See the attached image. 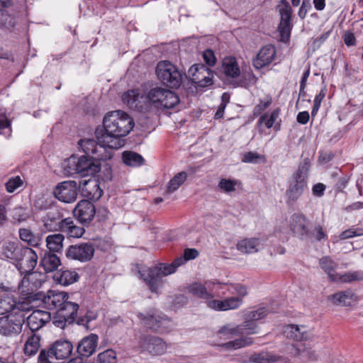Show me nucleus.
Here are the masks:
<instances>
[{
	"label": "nucleus",
	"mask_w": 363,
	"mask_h": 363,
	"mask_svg": "<svg viewBox=\"0 0 363 363\" xmlns=\"http://www.w3.org/2000/svg\"><path fill=\"white\" fill-rule=\"evenodd\" d=\"M104 130L96 128V139L104 143L109 149H118L124 146L123 137L133 129L134 122L125 112L115 111L108 113L104 118Z\"/></svg>",
	"instance_id": "f257e3e1"
},
{
	"label": "nucleus",
	"mask_w": 363,
	"mask_h": 363,
	"mask_svg": "<svg viewBox=\"0 0 363 363\" xmlns=\"http://www.w3.org/2000/svg\"><path fill=\"white\" fill-rule=\"evenodd\" d=\"M267 313L268 311L264 307L251 311L245 314L243 323L233 327L230 325L223 326L219 330L218 333L225 338L257 334L259 329L256 322L264 318Z\"/></svg>",
	"instance_id": "f03ea898"
},
{
	"label": "nucleus",
	"mask_w": 363,
	"mask_h": 363,
	"mask_svg": "<svg viewBox=\"0 0 363 363\" xmlns=\"http://www.w3.org/2000/svg\"><path fill=\"white\" fill-rule=\"evenodd\" d=\"M310 167L309 160L305 159L299 164L298 169L293 175L285 193L288 203L297 201L306 189L308 173Z\"/></svg>",
	"instance_id": "7ed1b4c3"
},
{
	"label": "nucleus",
	"mask_w": 363,
	"mask_h": 363,
	"mask_svg": "<svg viewBox=\"0 0 363 363\" xmlns=\"http://www.w3.org/2000/svg\"><path fill=\"white\" fill-rule=\"evenodd\" d=\"M176 259L172 264H160L153 268L140 271V277L149 286L150 290L157 293L163 285L162 277L173 274L181 265L175 264Z\"/></svg>",
	"instance_id": "20e7f679"
},
{
	"label": "nucleus",
	"mask_w": 363,
	"mask_h": 363,
	"mask_svg": "<svg viewBox=\"0 0 363 363\" xmlns=\"http://www.w3.org/2000/svg\"><path fill=\"white\" fill-rule=\"evenodd\" d=\"M64 169L68 174H79L82 177L93 175L101 169L99 162L85 156L72 155L65 162Z\"/></svg>",
	"instance_id": "39448f33"
},
{
	"label": "nucleus",
	"mask_w": 363,
	"mask_h": 363,
	"mask_svg": "<svg viewBox=\"0 0 363 363\" xmlns=\"http://www.w3.org/2000/svg\"><path fill=\"white\" fill-rule=\"evenodd\" d=\"M156 73L159 80L167 87L177 89L182 83L184 74L175 65L169 62H159Z\"/></svg>",
	"instance_id": "423d86ee"
},
{
	"label": "nucleus",
	"mask_w": 363,
	"mask_h": 363,
	"mask_svg": "<svg viewBox=\"0 0 363 363\" xmlns=\"http://www.w3.org/2000/svg\"><path fill=\"white\" fill-rule=\"evenodd\" d=\"M79 148L86 154L85 156L99 162L101 160H110L112 157L111 152L108 151L107 145L97 139H81L78 142Z\"/></svg>",
	"instance_id": "0eeeda50"
},
{
	"label": "nucleus",
	"mask_w": 363,
	"mask_h": 363,
	"mask_svg": "<svg viewBox=\"0 0 363 363\" xmlns=\"http://www.w3.org/2000/svg\"><path fill=\"white\" fill-rule=\"evenodd\" d=\"M147 98L160 108H172L179 102V98L174 92L162 87L151 89Z\"/></svg>",
	"instance_id": "6e6552de"
},
{
	"label": "nucleus",
	"mask_w": 363,
	"mask_h": 363,
	"mask_svg": "<svg viewBox=\"0 0 363 363\" xmlns=\"http://www.w3.org/2000/svg\"><path fill=\"white\" fill-rule=\"evenodd\" d=\"M94 252L95 249L92 243L81 242L69 245L65 252V256L69 259L87 262L93 258Z\"/></svg>",
	"instance_id": "1a4fd4ad"
},
{
	"label": "nucleus",
	"mask_w": 363,
	"mask_h": 363,
	"mask_svg": "<svg viewBox=\"0 0 363 363\" xmlns=\"http://www.w3.org/2000/svg\"><path fill=\"white\" fill-rule=\"evenodd\" d=\"M24 318L22 315H16L9 313L0 317V334L6 337H13L22 331Z\"/></svg>",
	"instance_id": "9d476101"
},
{
	"label": "nucleus",
	"mask_w": 363,
	"mask_h": 363,
	"mask_svg": "<svg viewBox=\"0 0 363 363\" xmlns=\"http://www.w3.org/2000/svg\"><path fill=\"white\" fill-rule=\"evenodd\" d=\"M188 77L192 83L198 86L205 88L213 84V73L202 64L192 65L188 70Z\"/></svg>",
	"instance_id": "9b49d317"
},
{
	"label": "nucleus",
	"mask_w": 363,
	"mask_h": 363,
	"mask_svg": "<svg viewBox=\"0 0 363 363\" xmlns=\"http://www.w3.org/2000/svg\"><path fill=\"white\" fill-rule=\"evenodd\" d=\"M138 344L142 352H146L153 356L162 355L167 350L165 342L162 338L153 335H141Z\"/></svg>",
	"instance_id": "f8f14e48"
},
{
	"label": "nucleus",
	"mask_w": 363,
	"mask_h": 363,
	"mask_svg": "<svg viewBox=\"0 0 363 363\" xmlns=\"http://www.w3.org/2000/svg\"><path fill=\"white\" fill-rule=\"evenodd\" d=\"M56 199L64 203H73L77 200L78 185L75 181H65L58 184L53 191Z\"/></svg>",
	"instance_id": "ddd939ff"
},
{
	"label": "nucleus",
	"mask_w": 363,
	"mask_h": 363,
	"mask_svg": "<svg viewBox=\"0 0 363 363\" xmlns=\"http://www.w3.org/2000/svg\"><path fill=\"white\" fill-rule=\"evenodd\" d=\"M37 296L38 302L40 301L43 306L48 310L60 308L68 299V294L64 291H49L46 294L43 292H37Z\"/></svg>",
	"instance_id": "4468645a"
},
{
	"label": "nucleus",
	"mask_w": 363,
	"mask_h": 363,
	"mask_svg": "<svg viewBox=\"0 0 363 363\" xmlns=\"http://www.w3.org/2000/svg\"><path fill=\"white\" fill-rule=\"evenodd\" d=\"M281 6L279 9L281 16V21L278 27L280 32L281 38L283 42H286L289 39L292 25L291 23V18L292 14V9L286 0L280 1Z\"/></svg>",
	"instance_id": "2eb2a0df"
},
{
	"label": "nucleus",
	"mask_w": 363,
	"mask_h": 363,
	"mask_svg": "<svg viewBox=\"0 0 363 363\" xmlns=\"http://www.w3.org/2000/svg\"><path fill=\"white\" fill-rule=\"evenodd\" d=\"M24 297L20 298L18 301H13V311L11 313L16 315H22L26 320V314L30 312L34 307L38 306L37 292L28 293Z\"/></svg>",
	"instance_id": "dca6fc26"
},
{
	"label": "nucleus",
	"mask_w": 363,
	"mask_h": 363,
	"mask_svg": "<svg viewBox=\"0 0 363 363\" xmlns=\"http://www.w3.org/2000/svg\"><path fill=\"white\" fill-rule=\"evenodd\" d=\"M37 262V253L30 247H25L16 267L21 274L28 275L32 273Z\"/></svg>",
	"instance_id": "f3484780"
},
{
	"label": "nucleus",
	"mask_w": 363,
	"mask_h": 363,
	"mask_svg": "<svg viewBox=\"0 0 363 363\" xmlns=\"http://www.w3.org/2000/svg\"><path fill=\"white\" fill-rule=\"evenodd\" d=\"M51 357L57 359H65L70 357L73 350L72 343L67 340L60 339L55 341L48 348H44Z\"/></svg>",
	"instance_id": "a211bd4d"
},
{
	"label": "nucleus",
	"mask_w": 363,
	"mask_h": 363,
	"mask_svg": "<svg viewBox=\"0 0 363 363\" xmlns=\"http://www.w3.org/2000/svg\"><path fill=\"white\" fill-rule=\"evenodd\" d=\"M138 317L143 325L153 331H162L167 321L166 318L159 315L155 309L150 310L145 313H139Z\"/></svg>",
	"instance_id": "6ab92c4d"
},
{
	"label": "nucleus",
	"mask_w": 363,
	"mask_h": 363,
	"mask_svg": "<svg viewBox=\"0 0 363 363\" xmlns=\"http://www.w3.org/2000/svg\"><path fill=\"white\" fill-rule=\"evenodd\" d=\"M74 216L82 223H89L94 218L96 208L88 200L80 201L73 210Z\"/></svg>",
	"instance_id": "aec40b11"
},
{
	"label": "nucleus",
	"mask_w": 363,
	"mask_h": 363,
	"mask_svg": "<svg viewBox=\"0 0 363 363\" xmlns=\"http://www.w3.org/2000/svg\"><path fill=\"white\" fill-rule=\"evenodd\" d=\"M63 213L57 206H50L46 215L42 218L45 228L48 231H61Z\"/></svg>",
	"instance_id": "412c9836"
},
{
	"label": "nucleus",
	"mask_w": 363,
	"mask_h": 363,
	"mask_svg": "<svg viewBox=\"0 0 363 363\" xmlns=\"http://www.w3.org/2000/svg\"><path fill=\"white\" fill-rule=\"evenodd\" d=\"M289 227L294 235L301 240H307L310 236L307 219L303 214L294 213L290 218Z\"/></svg>",
	"instance_id": "4be33fe9"
},
{
	"label": "nucleus",
	"mask_w": 363,
	"mask_h": 363,
	"mask_svg": "<svg viewBox=\"0 0 363 363\" xmlns=\"http://www.w3.org/2000/svg\"><path fill=\"white\" fill-rule=\"evenodd\" d=\"M215 282L206 281L203 284L199 282H194L187 287L188 292L193 296L206 300L212 299L215 295L213 293V287Z\"/></svg>",
	"instance_id": "5701e85b"
},
{
	"label": "nucleus",
	"mask_w": 363,
	"mask_h": 363,
	"mask_svg": "<svg viewBox=\"0 0 363 363\" xmlns=\"http://www.w3.org/2000/svg\"><path fill=\"white\" fill-rule=\"evenodd\" d=\"M99 337L95 334H90L81 340L77 347L78 357H89L96 350Z\"/></svg>",
	"instance_id": "b1692460"
},
{
	"label": "nucleus",
	"mask_w": 363,
	"mask_h": 363,
	"mask_svg": "<svg viewBox=\"0 0 363 363\" xmlns=\"http://www.w3.org/2000/svg\"><path fill=\"white\" fill-rule=\"evenodd\" d=\"M221 72L233 85L235 81H238V77L240 76V69L235 57H228L223 60Z\"/></svg>",
	"instance_id": "393cba45"
},
{
	"label": "nucleus",
	"mask_w": 363,
	"mask_h": 363,
	"mask_svg": "<svg viewBox=\"0 0 363 363\" xmlns=\"http://www.w3.org/2000/svg\"><path fill=\"white\" fill-rule=\"evenodd\" d=\"M51 320V315L49 312L44 311H34L28 317L26 318L27 325L33 332L37 331L43 328Z\"/></svg>",
	"instance_id": "a878e982"
},
{
	"label": "nucleus",
	"mask_w": 363,
	"mask_h": 363,
	"mask_svg": "<svg viewBox=\"0 0 363 363\" xmlns=\"http://www.w3.org/2000/svg\"><path fill=\"white\" fill-rule=\"evenodd\" d=\"M275 55V48L272 45H266L257 55L256 59L253 61V65L256 69H259L269 65L274 60Z\"/></svg>",
	"instance_id": "bb28decb"
},
{
	"label": "nucleus",
	"mask_w": 363,
	"mask_h": 363,
	"mask_svg": "<svg viewBox=\"0 0 363 363\" xmlns=\"http://www.w3.org/2000/svg\"><path fill=\"white\" fill-rule=\"evenodd\" d=\"M25 247L13 242H5L1 247V254L15 265L18 262Z\"/></svg>",
	"instance_id": "cd10ccee"
},
{
	"label": "nucleus",
	"mask_w": 363,
	"mask_h": 363,
	"mask_svg": "<svg viewBox=\"0 0 363 363\" xmlns=\"http://www.w3.org/2000/svg\"><path fill=\"white\" fill-rule=\"evenodd\" d=\"M40 265L46 273L52 272L61 265V259L55 252L45 251L40 259Z\"/></svg>",
	"instance_id": "c85d7f7f"
},
{
	"label": "nucleus",
	"mask_w": 363,
	"mask_h": 363,
	"mask_svg": "<svg viewBox=\"0 0 363 363\" xmlns=\"http://www.w3.org/2000/svg\"><path fill=\"white\" fill-rule=\"evenodd\" d=\"M242 302V299L239 297H231L223 301L213 300L208 303V306L213 309L218 311H227L238 308Z\"/></svg>",
	"instance_id": "c756f323"
},
{
	"label": "nucleus",
	"mask_w": 363,
	"mask_h": 363,
	"mask_svg": "<svg viewBox=\"0 0 363 363\" xmlns=\"http://www.w3.org/2000/svg\"><path fill=\"white\" fill-rule=\"evenodd\" d=\"M82 192L84 196L93 200L99 199L103 194V191L100 188L99 182L95 179L84 181Z\"/></svg>",
	"instance_id": "7c9ffc66"
},
{
	"label": "nucleus",
	"mask_w": 363,
	"mask_h": 363,
	"mask_svg": "<svg viewBox=\"0 0 363 363\" xmlns=\"http://www.w3.org/2000/svg\"><path fill=\"white\" fill-rule=\"evenodd\" d=\"M61 232L66 233L69 237L79 238L82 237L85 233L83 227L74 224L71 218H66L62 220Z\"/></svg>",
	"instance_id": "2f4dec72"
},
{
	"label": "nucleus",
	"mask_w": 363,
	"mask_h": 363,
	"mask_svg": "<svg viewBox=\"0 0 363 363\" xmlns=\"http://www.w3.org/2000/svg\"><path fill=\"white\" fill-rule=\"evenodd\" d=\"M53 278L58 284L63 286H68L77 281L79 276L74 271L62 268L55 274Z\"/></svg>",
	"instance_id": "473e14b6"
},
{
	"label": "nucleus",
	"mask_w": 363,
	"mask_h": 363,
	"mask_svg": "<svg viewBox=\"0 0 363 363\" xmlns=\"http://www.w3.org/2000/svg\"><path fill=\"white\" fill-rule=\"evenodd\" d=\"M330 300L335 305L347 306L356 301V296L352 290L348 289L333 294Z\"/></svg>",
	"instance_id": "72a5a7b5"
},
{
	"label": "nucleus",
	"mask_w": 363,
	"mask_h": 363,
	"mask_svg": "<svg viewBox=\"0 0 363 363\" xmlns=\"http://www.w3.org/2000/svg\"><path fill=\"white\" fill-rule=\"evenodd\" d=\"M261 247L258 238H245L240 240L237 244V249L242 253L257 252Z\"/></svg>",
	"instance_id": "f704fd0d"
},
{
	"label": "nucleus",
	"mask_w": 363,
	"mask_h": 363,
	"mask_svg": "<svg viewBox=\"0 0 363 363\" xmlns=\"http://www.w3.org/2000/svg\"><path fill=\"white\" fill-rule=\"evenodd\" d=\"M65 236L61 233L51 234L46 237V246L49 250L48 252H60L63 248Z\"/></svg>",
	"instance_id": "c9c22d12"
},
{
	"label": "nucleus",
	"mask_w": 363,
	"mask_h": 363,
	"mask_svg": "<svg viewBox=\"0 0 363 363\" xmlns=\"http://www.w3.org/2000/svg\"><path fill=\"white\" fill-rule=\"evenodd\" d=\"M78 309L79 305L77 303L66 300L58 311L62 313L64 317L67 318L68 323L70 324L75 320Z\"/></svg>",
	"instance_id": "e433bc0d"
},
{
	"label": "nucleus",
	"mask_w": 363,
	"mask_h": 363,
	"mask_svg": "<svg viewBox=\"0 0 363 363\" xmlns=\"http://www.w3.org/2000/svg\"><path fill=\"white\" fill-rule=\"evenodd\" d=\"M40 336L36 334H33L28 338L23 348L26 356L33 357L38 352L40 347Z\"/></svg>",
	"instance_id": "4c0bfd02"
},
{
	"label": "nucleus",
	"mask_w": 363,
	"mask_h": 363,
	"mask_svg": "<svg viewBox=\"0 0 363 363\" xmlns=\"http://www.w3.org/2000/svg\"><path fill=\"white\" fill-rule=\"evenodd\" d=\"M140 92L137 89L129 90L125 92L122 96V100L124 104L128 106L130 108L138 109L142 107L140 105Z\"/></svg>",
	"instance_id": "58836bf2"
},
{
	"label": "nucleus",
	"mask_w": 363,
	"mask_h": 363,
	"mask_svg": "<svg viewBox=\"0 0 363 363\" xmlns=\"http://www.w3.org/2000/svg\"><path fill=\"white\" fill-rule=\"evenodd\" d=\"M187 174L185 172H181L177 174L168 183L167 189L164 192V196H167L177 191L186 181Z\"/></svg>",
	"instance_id": "ea45409f"
},
{
	"label": "nucleus",
	"mask_w": 363,
	"mask_h": 363,
	"mask_svg": "<svg viewBox=\"0 0 363 363\" xmlns=\"http://www.w3.org/2000/svg\"><path fill=\"white\" fill-rule=\"evenodd\" d=\"M19 17L11 13L8 10H0V25L5 28L11 30L18 23Z\"/></svg>",
	"instance_id": "a19ab883"
},
{
	"label": "nucleus",
	"mask_w": 363,
	"mask_h": 363,
	"mask_svg": "<svg viewBox=\"0 0 363 363\" xmlns=\"http://www.w3.org/2000/svg\"><path fill=\"white\" fill-rule=\"evenodd\" d=\"M319 264L320 267L324 270L325 273L328 274L332 281H337L338 277H337V275L340 274H333V272L337 267V264L333 260H332L329 257H323L320 259Z\"/></svg>",
	"instance_id": "79ce46f5"
},
{
	"label": "nucleus",
	"mask_w": 363,
	"mask_h": 363,
	"mask_svg": "<svg viewBox=\"0 0 363 363\" xmlns=\"http://www.w3.org/2000/svg\"><path fill=\"white\" fill-rule=\"evenodd\" d=\"M337 281L341 283L363 282V271H348L342 274L337 275Z\"/></svg>",
	"instance_id": "37998d69"
},
{
	"label": "nucleus",
	"mask_w": 363,
	"mask_h": 363,
	"mask_svg": "<svg viewBox=\"0 0 363 363\" xmlns=\"http://www.w3.org/2000/svg\"><path fill=\"white\" fill-rule=\"evenodd\" d=\"M247 335H241L242 337L240 338L223 344V347L226 349L233 348L237 350L251 345L253 343V339Z\"/></svg>",
	"instance_id": "c03bdc74"
},
{
	"label": "nucleus",
	"mask_w": 363,
	"mask_h": 363,
	"mask_svg": "<svg viewBox=\"0 0 363 363\" xmlns=\"http://www.w3.org/2000/svg\"><path fill=\"white\" fill-rule=\"evenodd\" d=\"M122 157L123 162L131 167L140 166L144 162L143 157L140 154L134 152H124Z\"/></svg>",
	"instance_id": "a18cd8bd"
},
{
	"label": "nucleus",
	"mask_w": 363,
	"mask_h": 363,
	"mask_svg": "<svg viewBox=\"0 0 363 363\" xmlns=\"http://www.w3.org/2000/svg\"><path fill=\"white\" fill-rule=\"evenodd\" d=\"M241 77V79H238V81L234 82L233 86L235 87L242 86L247 88L255 85L257 81V77L251 71L244 72Z\"/></svg>",
	"instance_id": "49530a36"
},
{
	"label": "nucleus",
	"mask_w": 363,
	"mask_h": 363,
	"mask_svg": "<svg viewBox=\"0 0 363 363\" xmlns=\"http://www.w3.org/2000/svg\"><path fill=\"white\" fill-rule=\"evenodd\" d=\"M276 361V356L267 352H261L254 354L249 359L250 363H274Z\"/></svg>",
	"instance_id": "de8ad7c7"
},
{
	"label": "nucleus",
	"mask_w": 363,
	"mask_h": 363,
	"mask_svg": "<svg viewBox=\"0 0 363 363\" xmlns=\"http://www.w3.org/2000/svg\"><path fill=\"white\" fill-rule=\"evenodd\" d=\"M284 335L290 339L302 340L306 337L298 325H288L284 327Z\"/></svg>",
	"instance_id": "09e8293b"
},
{
	"label": "nucleus",
	"mask_w": 363,
	"mask_h": 363,
	"mask_svg": "<svg viewBox=\"0 0 363 363\" xmlns=\"http://www.w3.org/2000/svg\"><path fill=\"white\" fill-rule=\"evenodd\" d=\"M8 291H4L0 297V315H4L6 313H12L13 311V301L8 294Z\"/></svg>",
	"instance_id": "8fccbe9b"
},
{
	"label": "nucleus",
	"mask_w": 363,
	"mask_h": 363,
	"mask_svg": "<svg viewBox=\"0 0 363 363\" xmlns=\"http://www.w3.org/2000/svg\"><path fill=\"white\" fill-rule=\"evenodd\" d=\"M11 216L16 222L20 223L27 220L30 217V213L26 208L17 206L11 210Z\"/></svg>",
	"instance_id": "3c124183"
},
{
	"label": "nucleus",
	"mask_w": 363,
	"mask_h": 363,
	"mask_svg": "<svg viewBox=\"0 0 363 363\" xmlns=\"http://www.w3.org/2000/svg\"><path fill=\"white\" fill-rule=\"evenodd\" d=\"M199 256V251L194 248H187L184 252V256L176 258L175 264L182 265L186 262L196 259Z\"/></svg>",
	"instance_id": "603ef678"
},
{
	"label": "nucleus",
	"mask_w": 363,
	"mask_h": 363,
	"mask_svg": "<svg viewBox=\"0 0 363 363\" xmlns=\"http://www.w3.org/2000/svg\"><path fill=\"white\" fill-rule=\"evenodd\" d=\"M19 237L21 240L27 242L30 245L35 246L37 245V240L33 234V233L27 228H21L19 229Z\"/></svg>",
	"instance_id": "864d4df0"
},
{
	"label": "nucleus",
	"mask_w": 363,
	"mask_h": 363,
	"mask_svg": "<svg viewBox=\"0 0 363 363\" xmlns=\"http://www.w3.org/2000/svg\"><path fill=\"white\" fill-rule=\"evenodd\" d=\"M98 363H117L116 352L112 350H107L99 354Z\"/></svg>",
	"instance_id": "5fc2aeb1"
},
{
	"label": "nucleus",
	"mask_w": 363,
	"mask_h": 363,
	"mask_svg": "<svg viewBox=\"0 0 363 363\" xmlns=\"http://www.w3.org/2000/svg\"><path fill=\"white\" fill-rule=\"evenodd\" d=\"M279 115V110L275 109L272 111L270 116L268 118L267 114L262 116L258 122L259 123H264L267 128H270L273 126L274 122L277 119Z\"/></svg>",
	"instance_id": "6e6d98bb"
},
{
	"label": "nucleus",
	"mask_w": 363,
	"mask_h": 363,
	"mask_svg": "<svg viewBox=\"0 0 363 363\" xmlns=\"http://www.w3.org/2000/svg\"><path fill=\"white\" fill-rule=\"evenodd\" d=\"M295 355H298L302 361H313L316 359V354L314 350L309 348L303 350L297 349Z\"/></svg>",
	"instance_id": "4d7b16f0"
},
{
	"label": "nucleus",
	"mask_w": 363,
	"mask_h": 363,
	"mask_svg": "<svg viewBox=\"0 0 363 363\" xmlns=\"http://www.w3.org/2000/svg\"><path fill=\"white\" fill-rule=\"evenodd\" d=\"M237 182L235 180L221 179L218 183L220 189L225 193H230L235 190Z\"/></svg>",
	"instance_id": "13d9d810"
},
{
	"label": "nucleus",
	"mask_w": 363,
	"mask_h": 363,
	"mask_svg": "<svg viewBox=\"0 0 363 363\" xmlns=\"http://www.w3.org/2000/svg\"><path fill=\"white\" fill-rule=\"evenodd\" d=\"M23 184V182L20 177L17 176L9 179L6 183V191L9 193H13L16 189L20 187Z\"/></svg>",
	"instance_id": "bf43d9fd"
},
{
	"label": "nucleus",
	"mask_w": 363,
	"mask_h": 363,
	"mask_svg": "<svg viewBox=\"0 0 363 363\" xmlns=\"http://www.w3.org/2000/svg\"><path fill=\"white\" fill-rule=\"evenodd\" d=\"M363 235V229L358 228V229H348L345 231H343L340 235V239H348L351 238L355 236H361Z\"/></svg>",
	"instance_id": "052dcab7"
},
{
	"label": "nucleus",
	"mask_w": 363,
	"mask_h": 363,
	"mask_svg": "<svg viewBox=\"0 0 363 363\" xmlns=\"http://www.w3.org/2000/svg\"><path fill=\"white\" fill-rule=\"evenodd\" d=\"M261 158V155L254 152H246L242 159V162L246 163H257L258 160Z\"/></svg>",
	"instance_id": "680f3d73"
},
{
	"label": "nucleus",
	"mask_w": 363,
	"mask_h": 363,
	"mask_svg": "<svg viewBox=\"0 0 363 363\" xmlns=\"http://www.w3.org/2000/svg\"><path fill=\"white\" fill-rule=\"evenodd\" d=\"M50 203L43 196L38 198L34 201V207L36 209L40 210V211H43V210H46V209L49 210V208H50Z\"/></svg>",
	"instance_id": "e2e57ef3"
},
{
	"label": "nucleus",
	"mask_w": 363,
	"mask_h": 363,
	"mask_svg": "<svg viewBox=\"0 0 363 363\" xmlns=\"http://www.w3.org/2000/svg\"><path fill=\"white\" fill-rule=\"evenodd\" d=\"M203 57L205 62L209 66H213L216 64V58L214 52L210 50H206L203 53Z\"/></svg>",
	"instance_id": "0e129e2a"
},
{
	"label": "nucleus",
	"mask_w": 363,
	"mask_h": 363,
	"mask_svg": "<svg viewBox=\"0 0 363 363\" xmlns=\"http://www.w3.org/2000/svg\"><path fill=\"white\" fill-rule=\"evenodd\" d=\"M68 323L67 318L64 317L62 313H60L59 311L57 312V315L54 318V320L52 321V323L60 328H64Z\"/></svg>",
	"instance_id": "69168bd1"
},
{
	"label": "nucleus",
	"mask_w": 363,
	"mask_h": 363,
	"mask_svg": "<svg viewBox=\"0 0 363 363\" xmlns=\"http://www.w3.org/2000/svg\"><path fill=\"white\" fill-rule=\"evenodd\" d=\"M326 186L323 183H318L312 188V193L315 196L321 197L324 194Z\"/></svg>",
	"instance_id": "338daca9"
},
{
	"label": "nucleus",
	"mask_w": 363,
	"mask_h": 363,
	"mask_svg": "<svg viewBox=\"0 0 363 363\" xmlns=\"http://www.w3.org/2000/svg\"><path fill=\"white\" fill-rule=\"evenodd\" d=\"M297 122L305 125L309 121V113L308 111H302L298 113L297 118H296Z\"/></svg>",
	"instance_id": "774afa93"
}]
</instances>
